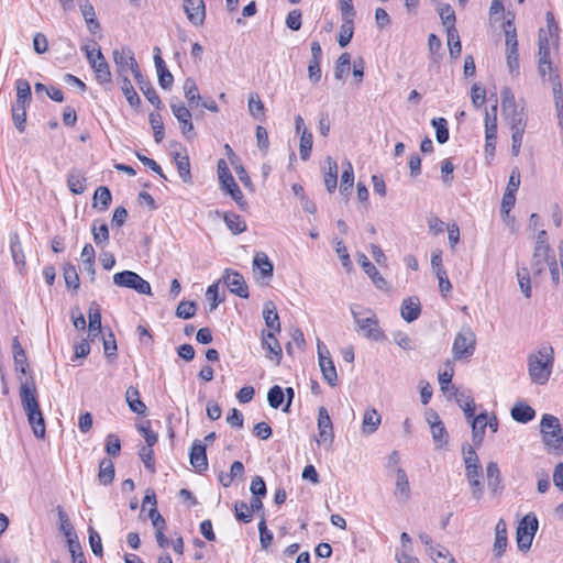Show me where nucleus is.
I'll use <instances>...</instances> for the list:
<instances>
[{"label":"nucleus","mask_w":563,"mask_h":563,"mask_svg":"<svg viewBox=\"0 0 563 563\" xmlns=\"http://www.w3.org/2000/svg\"><path fill=\"white\" fill-rule=\"evenodd\" d=\"M472 427V440L476 448H479L483 443L485 431L487 428V412H482L473 418L468 419Z\"/></svg>","instance_id":"nucleus-20"},{"label":"nucleus","mask_w":563,"mask_h":563,"mask_svg":"<svg viewBox=\"0 0 563 563\" xmlns=\"http://www.w3.org/2000/svg\"><path fill=\"white\" fill-rule=\"evenodd\" d=\"M36 387L33 378L21 380L20 398L23 410L27 416V421L37 439H44L46 428L43 413L41 411Z\"/></svg>","instance_id":"nucleus-2"},{"label":"nucleus","mask_w":563,"mask_h":563,"mask_svg":"<svg viewBox=\"0 0 563 563\" xmlns=\"http://www.w3.org/2000/svg\"><path fill=\"white\" fill-rule=\"evenodd\" d=\"M357 261H358V264L364 269V272L372 279L373 284L378 289H382V290L386 289L387 283L385 280V278L379 274V272L377 271L376 266L368 261L366 255H364V254L358 255V260Z\"/></svg>","instance_id":"nucleus-21"},{"label":"nucleus","mask_w":563,"mask_h":563,"mask_svg":"<svg viewBox=\"0 0 563 563\" xmlns=\"http://www.w3.org/2000/svg\"><path fill=\"white\" fill-rule=\"evenodd\" d=\"M183 89L189 106L194 107V104H198V102L201 100V97L199 95L196 81L191 77H188L184 81Z\"/></svg>","instance_id":"nucleus-51"},{"label":"nucleus","mask_w":563,"mask_h":563,"mask_svg":"<svg viewBox=\"0 0 563 563\" xmlns=\"http://www.w3.org/2000/svg\"><path fill=\"white\" fill-rule=\"evenodd\" d=\"M113 62L117 68L118 77L128 76V71H131L134 76L140 70L137 62L131 48L122 47L121 49L113 51Z\"/></svg>","instance_id":"nucleus-10"},{"label":"nucleus","mask_w":563,"mask_h":563,"mask_svg":"<svg viewBox=\"0 0 563 563\" xmlns=\"http://www.w3.org/2000/svg\"><path fill=\"white\" fill-rule=\"evenodd\" d=\"M150 124L154 131L155 142L161 143L165 137L164 124L161 114L152 112L150 114Z\"/></svg>","instance_id":"nucleus-63"},{"label":"nucleus","mask_w":563,"mask_h":563,"mask_svg":"<svg viewBox=\"0 0 563 563\" xmlns=\"http://www.w3.org/2000/svg\"><path fill=\"white\" fill-rule=\"evenodd\" d=\"M504 117L510 128L511 132L526 131L527 126V113L523 108H520L508 113H504Z\"/></svg>","instance_id":"nucleus-31"},{"label":"nucleus","mask_w":563,"mask_h":563,"mask_svg":"<svg viewBox=\"0 0 563 563\" xmlns=\"http://www.w3.org/2000/svg\"><path fill=\"white\" fill-rule=\"evenodd\" d=\"M317 349L322 377L330 386L334 387L338 383V374L330 352L320 340H318Z\"/></svg>","instance_id":"nucleus-11"},{"label":"nucleus","mask_w":563,"mask_h":563,"mask_svg":"<svg viewBox=\"0 0 563 563\" xmlns=\"http://www.w3.org/2000/svg\"><path fill=\"white\" fill-rule=\"evenodd\" d=\"M91 68L96 74L97 82L101 85L106 90H110L112 88L110 66L100 49H98L97 62L93 63Z\"/></svg>","instance_id":"nucleus-15"},{"label":"nucleus","mask_w":563,"mask_h":563,"mask_svg":"<svg viewBox=\"0 0 563 563\" xmlns=\"http://www.w3.org/2000/svg\"><path fill=\"white\" fill-rule=\"evenodd\" d=\"M420 300L417 297H409L404 299L400 307V314L407 322L417 320L420 316Z\"/></svg>","instance_id":"nucleus-26"},{"label":"nucleus","mask_w":563,"mask_h":563,"mask_svg":"<svg viewBox=\"0 0 563 563\" xmlns=\"http://www.w3.org/2000/svg\"><path fill=\"white\" fill-rule=\"evenodd\" d=\"M170 109L180 124L183 135L187 139H192L196 133L194 132L192 115L189 109L179 100H172Z\"/></svg>","instance_id":"nucleus-12"},{"label":"nucleus","mask_w":563,"mask_h":563,"mask_svg":"<svg viewBox=\"0 0 563 563\" xmlns=\"http://www.w3.org/2000/svg\"><path fill=\"white\" fill-rule=\"evenodd\" d=\"M285 393L278 385H274L267 394V400L272 408L277 409L284 402Z\"/></svg>","instance_id":"nucleus-64"},{"label":"nucleus","mask_w":563,"mask_h":563,"mask_svg":"<svg viewBox=\"0 0 563 563\" xmlns=\"http://www.w3.org/2000/svg\"><path fill=\"white\" fill-rule=\"evenodd\" d=\"M218 176L221 184V188L228 192L232 199L238 203L239 207L245 209L247 206L246 200L239 187L235 183L227 163L224 159H219L218 162Z\"/></svg>","instance_id":"nucleus-7"},{"label":"nucleus","mask_w":563,"mask_h":563,"mask_svg":"<svg viewBox=\"0 0 563 563\" xmlns=\"http://www.w3.org/2000/svg\"><path fill=\"white\" fill-rule=\"evenodd\" d=\"M133 77L136 80L140 90L143 92L148 102H151L153 106L159 109L162 107V101L156 90L153 88L152 84L143 77L141 71L135 74Z\"/></svg>","instance_id":"nucleus-25"},{"label":"nucleus","mask_w":563,"mask_h":563,"mask_svg":"<svg viewBox=\"0 0 563 563\" xmlns=\"http://www.w3.org/2000/svg\"><path fill=\"white\" fill-rule=\"evenodd\" d=\"M538 530L534 515H526L517 528V545L520 551H528Z\"/></svg>","instance_id":"nucleus-9"},{"label":"nucleus","mask_w":563,"mask_h":563,"mask_svg":"<svg viewBox=\"0 0 563 563\" xmlns=\"http://www.w3.org/2000/svg\"><path fill=\"white\" fill-rule=\"evenodd\" d=\"M10 252L15 265H24L25 256L23 254L22 244L16 232L10 234Z\"/></svg>","instance_id":"nucleus-48"},{"label":"nucleus","mask_w":563,"mask_h":563,"mask_svg":"<svg viewBox=\"0 0 563 563\" xmlns=\"http://www.w3.org/2000/svg\"><path fill=\"white\" fill-rule=\"evenodd\" d=\"M446 37H448V47H449V54L451 58H457L462 51V45L460 41L459 32L455 29L448 30L446 31Z\"/></svg>","instance_id":"nucleus-52"},{"label":"nucleus","mask_w":563,"mask_h":563,"mask_svg":"<svg viewBox=\"0 0 563 563\" xmlns=\"http://www.w3.org/2000/svg\"><path fill=\"white\" fill-rule=\"evenodd\" d=\"M394 495L401 503H407L410 499L409 479L405 470H402L401 467H396V483Z\"/></svg>","instance_id":"nucleus-19"},{"label":"nucleus","mask_w":563,"mask_h":563,"mask_svg":"<svg viewBox=\"0 0 563 563\" xmlns=\"http://www.w3.org/2000/svg\"><path fill=\"white\" fill-rule=\"evenodd\" d=\"M328 170L324 174V185L327 190L332 194L338 185V164L330 156L327 157Z\"/></svg>","instance_id":"nucleus-43"},{"label":"nucleus","mask_w":563,"mask_h":563,"mask_svg":"<svg viewBox=\"0 0 563 563\" xmlns=\"http://www.w3.org/2000/svg\"><path fill=\"white\" fill-rule=\"evenodd\" d=\"M89 336L91 339L97 338L101 333V313L100 308L97 303H91L89 308Z\"/></svg>","instance_id":"nucleus-39"},{"label":"nucleus","mask_w":563,"mask_h":563,"mask_svg":"<svg viewBox=\"0 0 563 563\" xmlns=\"http://www.w3.org/2000/svg\"><path fill=\"white\" fill-rule=\"evenodd\" d=\"M554 351L549 344L541 345L527 357L528 374L533 384L545 385L552 374Z\"/></svg>","instance_id":"nucleus-3"},{"label":"nucleus","mask_w":563,"mask_h":563,"mask_svg":"<svg viewBox=\"0 0 563 563\" xmlns=\"http://www.w3.org/2000/svg\"><path fill=\"white\" fill-rule=\"evenodd\" d=\"M249 112L255 120L265 121V107L257 93L249 97Z\"/></svg>","instance_id":"nucleus-47"},{"label":"nucleus","mask_w":563,"mask_h":563,"mask_svg":"<svg viewBox=\"0 0 563 563\" xmlns=\"http://www.w3.org/2000/svg\"><path fill=\"white\" fill-rule=\"evenodd\" d=\"M540 433L548 452L555 455L563 453V429L558 417L544 413L540 421Z\"/></svg>","instance_id":"nucleus-4"},{"label":"nucleus","mask_w":563,"mask_h":563,"mask_svg":"<svg viewBox=\"0 0 563 563\" xmlns=\"http://www.w3.org/2000/svg\"><path fill=\"white\" fill-rule=\"evenodd\" d=\"M435 129V139L440 144H444L449 140L448 121L444 118H435L431 121Z\"/></svg>","instance_id":"nucleus-58"},{"label":"nucleus","mask_w":563,"mask_h":563,"mask_svg":"<svg viewBox=\"0 0 563 563\" xmlns=\"http://www.w3.org/2000/svg\"><path fill=\"white\" fill-rule=\"evenodd\" d=\"M63 273L67 288H71L74 290L78 289L79 276L76 267L70 263H66L63 267Z\"/></svg>","instance_id":"nucleus-59"},{"label":"nucleus","mask_w":563,"mask_h":563,"mask_svg":"<svg viewBox=\"0 0 563 563\" xmlns=\"http://www.w3.org/2000/svg\"><path fill=\"white\" fill-rule=\"evenodd\" d=\"M12 119L19 132H24L26 123V107L12 104Z\"/></svg>","instance_id":"nucleus-61"},{"label":"nucleus","mask_w":563,"mask_h":563,"mask_svg":"<svg viewBox=\"0 0 563 563\" xmlns=\"http://www.w3.org/2000/svg\"><path fill=\"white\" fill-rule=\"evenodd\" d=\"M67 186L75 195H81L86 190V177L80 170L73 169L67 176Z\"/></svg>","instance_id":"nucleus-37"},{"label":"nucleus","mask_w":563,"mask_h":563,"mask_svg":"<svg viewBox=\"0 0 563 563\" xmlns=\"http://www.w3.org/2000/svg\"><path fill=\"white\" fill-rule=\"evenodd\" d=\"M507 548V525L504 519H499L495 527V542L493 552L495 556L500 558Z\"/></svg>","instance_id":"nucleus-27"},{"label":"nucleus","mask_w":563,"mask_h":563,"mask_svg":"<svg viewBox=\"0 0 563 563\" xmlns=\"http://www.w3.org/2000/svg\"><path fill=\"white\" fill-rule=\"evenodd\" d=\"M174 161L177 167V172L179 177L185 184H191L192 177L190 172V162L189 157L186 154L176 153L174 155Z\"/></svg>","instance_id":"nucleus-38"},{"label":"nucleus","mask_w":563,"mask_h":563,"mask_svg":"<svg viewBox=\"0 0 563 563\" xmlns=\"http://www.w3.org/2000/svg\"><path fill=\"white\" fill-rule=\"evenodd\" d=\"M456 404L464 411L466 419L475 416V402L470 391H460L454 386H451Z\"/></svg>","instance_id":"nucleus-23"},{"label":"nucleus","mask_w":563,"mask_h":563,"mask_svg":"<svg viewBox=\"0 0 563 563\" xmlns=\"http://www.w3.org/2000/svg\"><path fill=\"white\" fill-rule=\"evenodd\" d=\"M476 335L470 327H463L455 335L452 354L454 360L470 358L475 352Z\"/></svg>","instance_id":"nucleus-6"},{"label":"nucleus","mask_w":563,"mask_h":563,"mask_svg":"<svg viewBox=\"0 0 563 563\" xmlns=\"http://www.w3.org/2000/svg\"><path fill=\"white\" fill-rule=\"evenodd\" d=\"M119 79H120L121 90H122L128 103L133 108L139 107L141 103V99H140L137 92L135 91L134 87L132 86V82L129 79V77L128 76L119 77Z\"/></svg>","instance_id":"nucleus-40"},{"label":"nucleus","mask_w":563,"mask_h":563,"mask_svg":"<svg viewBox=\"0 0 563 563\" xmlns=\"http://www.w3.org/2000/svg\"><path fill=\"white\" fill-rule=\"evenodd\" d=\"M277 332L263 333L262 344L265 350L269 353L267 356L271 360H275L279 364L282 358V346L276 339Z\"/></svg>","instance_id":"nucleus-28"},{"label":"nucleus","mask_w":563,"mask_h":563,"mask_svg":"<svg viewBox=\"0 0 563 563\" xmlns=\"http://www.w3.org/2000/svg\"><path fill=\"white\" fill-rule=\"evenodd\" d=\"M154 64L157 70L159 86L165 90H169L173 86L174 77L167 69L162 56H154Z\"/></svg>","instance_id":"nucleus-32"},{"label":"nucleus","mask_w":563,"mask_h":563,"mask_svg":"<svg viewBox=\"0 0 563 563\" xmlns=\"http://www.w3.org/2000/svg\"><path fill=\"white\" fill-rule=\"evenodd\" d=\"M482 474V467L465 468V476L470 484L472 495L477 500L482 498L484 493V485L481 481Z\"/></svg>","instance_id":"nucleus-22"},{"label":"nucleus","mask_w":563,"mask_h":563,"mask_svg":"<svg viewBox=\"0 0 563 563\" xmlns=\"http://www.w3.org/2000/svg\"><path fill=\"white\" fill-rule=\"evenodd\" d=\"M501 98V111L504 113H508L510 111L518 110L516 104L515 96L509 87H504L500 91Z\"/></svg>","instance_id":"nucleus-60"},{"label":"nucleus","mask_w":563,"mask_h":563,"mask_svg":"<svg viewBox=\"0 0 563 563\" xmlns=\"http://www.w3.org/2000/svg\"><path fill=\"white\" fill-rule=\"evenodd\" d=\"M351 69V55L349 53H342L334 68V77L338 80H342Z\"/></svg>","instance_id":"nucleus-53"},{"label":"nucleus","mask_w":563,"mask_h":563,"mask_svg":"<svg viewBox=\"0 0 563 563\" xmlns=\"http://www.w3.org/2000/svg\"><path fill=\"white\" fill-rule=\"evenodd\" d=\"M354 32V22L353 20H343V23L340 26V33L338 43L341 47H345L349 45L353 37Z\"/></svg>","instance_id":"nucleus-57"},{"label":"nucleus","mask_w":563,"mask_h":563,"mask_svg":"<svg viewBox=\"0 0 563 563\" xmlns=\"http://www.w3.org/2000/svg\"><path fill=\"white\" fill-rule=\"evenodd\" d=\"M511 418L519 423H528L536 417V410L526 401H517L510 410Z\"/></svg>","instance_id":"nucleus-24"},{"label":"nucleus","mask_w":563,"mask_h":563,"mask_svg":"<svg viewBox=\"0 0 563 563\" xmlns=\"http://www.w3.org/2000/svg\"><path fill=\"white\" fill-rule=\"evenodd\" d=\"M382 418L374 408H368L364 412L362 422V432L365 434L374 433L380 424Z\"/></svg>","instance_id":"nucleus-36"},{"label":"nucleus","mask_w":563,"mask_h":563,"mask_svg":"<svg viewBox=\"0 0 563 563\" xmlns=\"http://www.w3.org/2000/svg\"><path fill=\"white\" fill-rule=\"evenodd\" d=\"M462 455L465 468L482 467L475 449L470 444H463Z\"/></svg>","instance_id":"nucleus-55"},{"label":"nucleus","mask_w":563,"mask_h":563,"mask_svg":"<svg viewBox=\"0 0 563 563\" xmlns=\"http://www.w3.org/2000/svg\"><path fill=\"white\" fill-rule=\"evenodd\" d=\"M555 258L554 254H550V252H542L540 255L533 251L532 261H531V274L536 278L545 272L547 267L551 265V260Z\"/></svg>","instance_id":"nucleus-30"},{"label":"nucleus","mask_w":563,"mask_h":563,"mask_svg":"<svg viewBox=\"0 0 563 563\" xmlns=\"http://www.w3.org/2000/svg\"><path fill=\"white\" fill-rule=\"evenodd\" d=\"M313 143V136L310 131L303 129L300 136L299 154L302 161H307L310 157L311 148Z\"/></svg>","instance_id":"nucleus-54"},{"label":"nucleus","mask_w":563,"mask_h":563,"mask_svg":"<svg viewBox=\"0 0 563 563\" xmlns=\"http://www.w3.org/2000/svg\"><path fill=\"white\" fill-rule=\"evenodd\" d=\"M93 241L97 245H104L109 242V228L102 220H95L91 225Z\"/></svg>","instance_id":"nucleus-42"},{"label":"nucleus","mask_w":563,"mask_h":563,"mask_svg":"<svg viewBox=\"0 0 563 563\" xmlns=\"http://www.w3.org/2000/svg\"><path fill=\"white\" fill-rule=\"evenodd\" d=\"M222 280L232 294L241 298H249V288L244 277L239 272L225 269Z\"/></svg>","instance_id":"nucleus-14"},{"label":"nucleus","mask_w":563,"mask_h":563,"mask_svg":"<svg viewBox=\"0 0 563 563\" xmlns=\"http://www.w3.org/2000/svg\"><path fill=\"white\" fill-rule=\"evenodd\" d=\"M125 400L131 411L145 415L146 405L141 400L140 391L136 387L130 386L125 393Z\"/></svg>","instance_id":"nucleus-33"},{"label":"nucleus","mask_w":563,"mask_h":563,"mask_svg":"<svg viewBox=\"0 0 563 563\" xmlns=\"http://www.w3.org/2000/svg\"><path fill=\"white\" fill-rule=\"evenodd\" d=\"M428 553L437 563H456L455 559L451 556L449 550L441 545L430 547Z\"/></svg>","instance_id":"nucleus-56"},{"label":"nucleus","mask_w":563,"mask_h":563,"mask_svg":"<svg viewBox=\"0 0 563 563\" xmlns=\"http://www.w3.org/2000/svg\"><path fill=\"white\" fill-rule=\"evenodd\" d=\"M12 352L15 371L21 374H26V371L29 368L27 357L18 336H14L12 340Z\"/></svg>","instance_id":"nucleus-29"},{"label":"nucleus","mask_w":563,"mask_h":563,"mask_svg":"<svg viewBox=\"0 0 563 563\" xmlns=\"http://www.w3.org/2000/svg\"><path fill=\"white\" fill-rule=\"evenodd\" d=\"M112 196L108 187L100 186L93 195V207L100 211H106L111 205Z\"/></svg>","instance_id":"nucleus-45"},{"label":"nucleus","mask_w":563,"mask_h":563,"mask_svg":"<svg viewBox=\"0 0 563 563\" xmlns=\"http://www.w3.org/2000/svg\"><path fill=\"white\" fill-rule=\"evenodd\" d=\"M547 29H540L538 35V71L540 76L552 84L554 106L558 118L563 120V91L559 75L553 67L551 52L559 48V25L552 12H547Z\"/></svg>","instance_id":"nucleus-1"},{"label":"nucleus","mask_w":563,"mask_h":563,"mask_svg":"<svg viewBox=\"0 0 563 563\" xmlns=\"http://www.w3.org/2000/svg\"><path fill=\"white\" fill-rule=\"evenodd\" d=\"M99 481L103 485H109L114 478V465L111 460L102 459L99 464Z\"/></svg>","instance_id":"nucleus-49"},{"label":"nucleus","mask_w":563,"mask_h":563,"mask_svg":"<svg viewBox=\"0 0 563 563\" xmlns=\"http://www.w3.org/2000/svg\"><path fill=\"white\" fill-rule=\"evenodd\" d=\"M351 313L356 324V331L361 332L366 339L376 342L385 339L378 319L371 309L360 310L358 306H353L351 307Z\"/></svg>","instance_id":"nucleus-5"},{"label":"nucleus","mask_w":563,"mask_h":563,"mask_svg":"<svg viewBox=\"0 0 563 563\" xmlns=\"http://www.w3.org/2000/svg\"><path fill=\"white\" fill-rule=\"evenodd\" d=\"M57 516L59 521V530L67 538L68 544L73 547V537H75L74 527L68 515L62 506H57Z\"/></svg>","instance_id":"nucleus-41"},{"label":"nucleus","mask_w":563,"mask_h":563,"mask_svg":"<svg viewBox=\"0 0 563 563\" xmlns=\"http://www.w3.org/2000/svg\"><path fill=\"white\" fill-rule=\"evenodd\" d=\"M263 318L268 332H280L279 317L273 302L268 301L264 305Z\"/></svg>","instance_id":"nucleus-35"},{"label":"nucleus","mask_w":563,"mask_h":563,"mask_svg":"<svg viewBox=\"0 0 563 563\" xmlns=\"http://www.w3.org/2000/svg\"><path fill=\"white\" fill-rule=\"evenodd\" d=\"M113 283L119 287L133 289L141 295H151L150 283L132 271L115 273L113 275Z\"/></svg>","instance_id":"nucleus-8"},{"label":"nucleus","mask_w":563,"mask_h":563,"mask_svg":"<svg viewBox=\"0 0 563 563\" xmlns=\"http://www.w3.org/2000/svg\"><path fill=\"white\" fill-rule=\"evenodd\" d=\"M431 433L437 448H443L448 444L449 434L443 422L431 426Z\"/></svg>","instance_id":"nucleus-62"},{"label":"nucleus","mask_w":563,"mask_h":563,"mask_svg":"<svg viewBox=\"0 0 563 563\" xmlns=\"http://www.w3.org/2000/svg\"><path fill=\"white\" fill-rule=\"evenodd\" d=\"M224 222L233 234H241L246 230V222L236 213H225Z\"/></svg>","instance_id":"nucleus-50"},{"label":"nucleus","mask_w":563,"mask_h":563,"mask_svg":"<svg viewBox=\"0 0 563 563\" xmlns=\"http://www.w3.org/2000/svg\"><path fill=\"white\" fill-rule=\"evenodd\" d=\"M342 167L343 173L341 175L340 191L342 194H347L354 185V170L352 163L347 159L342 163Z\"/></svg>","instance_id":"nucleus-46"},{"label":"nucleus","mask_w":563,"mask_h":563,"mask_svg":"<svg viewBox=\"0 0 563 563\" xmlns=\"http://www.w3.org/2000/svg\"><path fill=\"white\" fill-rule=\"evenodd\" d=\"M318 438L319 444L330 448L334 440L333 426L328 410L324 407L318 409Z\"/></svg>","instance_id":"nucleus-13"},{"label":"nucleus","mask_w":563,"mask_h":563,"mask_svg":"<svg viewBox=\"0 0 563 563\" xmlns=\"http://www.w3.org/2000/svg\"><path fill=\"white\" fill-rule=\"evenodd\" d=\"M184 10L190 23L196 26L203 24L206 19L203 0H184Z\"/></svg>","instance_id":"nucleus-16"},{"label":"nucleus","mask_w":563,"mask_h":563,"mask_svg":"<svg viewBox=\"0 0 563 563\" xmlns=\"http://www.w3.org/2000/svg\"><path fill=\"white\" fill-rule=\"evenodd\" d=\"M189 460L191 466L196 470V472L203 473L208 470L206 445L202 444L201 441H194L189 452Z\"/></svg>","instance_id":"nucleus-17"},{"label":"nucleus","mask_w":563,"mask_h":563,"mask_svg":"<svg viewBox=\"0 0 563 563\" xmlns=\"http://www.w3.org/2000/svg\"><path fill=\"white\" fill-rule=\"evenodd\" d=\"M253 271L256 278H272L274 265L265 253L258 252L253 258Z\"/></svg>","instance_id":"nucleus-18"},{"label":"nucleus","mask_w":563,"mask_h":563,"mask_svg":"<svg viewBox=\"0 0 563 563\" xmlns=\"http://www.w3.org/2000/svg\"><path fill=\"white\" fill-rule=\"evenodd\" d=\"M31 98L32 92L29 81L25 79L16 80V99L14 103L20 104L21 107H27L31 102Z\"/></svg>","instance_id":"nucleus-44"},{"label":"nucleus","mask_w":563,"mask_h":563,"mask_svg":"<svg viewBox=\"0 0 563 563\" xmlns=\"http://www.w3.org/2000/svg\"><path fill=\"white\" fill-rule=\"evenodd\" d=\"M487 486L493 494L501 489V475L496 462H489L486 466Z\"/></svg>","instance_id":"nucleus-34"}]
</instances>
